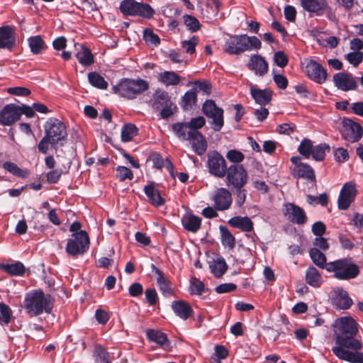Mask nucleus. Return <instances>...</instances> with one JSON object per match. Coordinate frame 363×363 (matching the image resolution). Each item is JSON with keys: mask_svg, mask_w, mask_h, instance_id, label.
Listing matches in <instances>:
<instances>
[{"mask_svg": "<svg viewBox=\"0 0 363 363\" xmlns=\"http://www.w3.org/2000/svg\"><path fill=\"white\" fill-rule=\"evenodd\" d=\"M306 76L318 84L324 83L327 79V71L319 63L314 60L308 61L303 69Z\"/></svg>", "mask_w": 363, "mask_h": 363, "instance_id": "ddd939ff", "label": "nucleus"}, {"mask_svg": "<svg viewBox=\"0 0 363 363\" xmlns=\"http://www.w3.org/2000/svg\"><path fill=\"white\" fill-rule=\"evenodd\" d=\"M283 213L289 221L297 225H303L307 220V216L303 209L293 203H286L284 205Z\"/></svg>", "mask_w": 363, "mask_h": 363, "instance_id": "9b49d317", "label": "nucleus"}, {"mask_svg": "<svg viewBox=\"0 0 363 363\" xmlns=\"http://www.w3.org/2000/svg\"><path fill=\"white\" fill-rule=\"evenodd\" d=\"M206 123V120L203 116H198L196 118H193L190 120L187 125L189 126V130H197L198 129L201 128Z\"/></svg>", "mask_w": 363, "mask_h": 363, "instance_id": "680f3d73", "label": "nucleus"}, {"mask_svg": "<svg viewBox=\"0 0 363 363\" xmlns=\"http://www.w3.org/2000/svg\"><path fill=\"white\" fill-rule=\"evenodd\" d=\"M316 40L319 45L329 49L335 48L340 43L339 38L325 34L319 35L317 37Z\"/></svg>", "mask_w": 363, "mask_h": 363, "instance_id": "473e14b6", "label": "nucleus"}, {"mask_svg": "<svg viewBox=\"0 0 363 363\" xmlns=\"http://www.w3.org/2000/svg\"><path fill=\"white\" fill-rule=\"evenodd\" d=\"M306 281L311 286L319 287L323 282V279L321 274L314 267H310L306 272Z\"/></svg>", "mask_w": 363, "mask_h": 363, "instance_id": "c756f323", "label": "nucleus"}, {"mask_svg": "<svg viewBox=\"0 0 363 363\" xmlns=\"http://www.w3.org/2000/svg\"><path fill=\"white\" fill-rule=\"evenodd\" d=\"M144 191L152 206L158 207L164 203V199L161 196L159 190L152 184L145 186Z\"/></svg>", "mask_w": 363, "mask_h": 363, "instance_id": "a878e982", "label": "nucleus"}, {"mask_svg": "<svg viewBox=\"0 0 363 363\" xmlns=\"http://www.w3.org/2000/svg\"><path fill=\"white\" fill-rule=\"evenodd\" d=\"M153 100L155 104L160 106H167L169 101L168 94L161 89L157 90L153 95Z\"/></svg>", "mask_w": 363, "mask_h": 363, "instance_id": "8fccbe9b", "label": "nucleus"}, {"mask_svg": "<svg viewBox=\"0 0 363 363\" xmlns=\"http://www.w3.org/2000/svg\"><path fill=\"white\" fill-rule=\"evenodd\" d=\"M328 272H333V277L339 280H349L357 277L359 273L358 266L350 259H340L328 262L325 266Z\"/></svg>", "mask_w": 363, "mask_h": 363, "instance_id": "39448f33", "label": "nucleus"}, {"mask_svg": "<svg viewBox=\"0 0 363 363\" xmlns=\"http://www.w3.org/2000/svg\"><path fill=\"white\" fill-rule=\"evenodd\" d=\"M152 272H154L157 275V283L160 291L164 295H169L172 293V289L170 287L169 281L164 278L163 273L157 268L155 265H152Z\"/></svg>", "mask_w": 363, "mask_h": 363, "instance_id": "7c9ffc66", "label": "nucleus"}, {"mask_svg": "<svg viewBox=\"0 0 363 363\" xmlns=\"http://www.w3.org/2000/svg\"><path fill=\"white\" fill-rule=\"evenodd\" d=\"M138 134L137 127L132 124L128 123L123 126L121 129V140L123 142H129Z\"/></svg>", "mask_w": 363, "mask_h": 363, "instance_id": "4c0bfd02", "label": "nucleus"}, {"mask_svg": "<svg viewBox=\"0 0 363 363\" xmlns=\"http://www.w3.org/2000/svg\"><path fill=\"white\" fill-rule=\"evenodd\" d=\"M20 119V108L13 104L6 105L0 111V124L9 126Z\"/></svg>", "mask_w": 363, "mask_h": 363, "instance_id": "dca6fc26", "label": "nucleus"}, {"mask_svg": "<svg viewBox=\"0 0 363 363\" xmlns=\"http://www.w3.org/2000/svg\"><path fill=\"white\" fill-rule=\"evenodd\" d=\"M172 129L177 136L184 140H186L189 131L187 123H177L172 125Z\"/></svg>", "mask_w": 363, "mask_h": 363, "instance_id": "09e8293b", "label": "nucleus"}, {"mask_svg": "<svg viewBox=\"0 0 363 363\" xmlns=\"http://www.w3.org/2000/svg\"><path fill=\"white\" fill-rule=\"evenodd\" d=\"M273 80L277 86L281 89H285L288 86V79L282 74H277L273 71Z\"/></svg>", "mask_w": 363, "mask_h": 363, "instance_id": "e2e57ef3", "label": "nucleus"}, {"mask_svg": "<svg viewBox=\"0 0 363 363\" xmlns=\"http://www.w3.org/2000/svg\"><path fill=\"white\" fill-rule=\"evenodd\" d=\"M138 2L134 0H123L120 4L121 11L125 15L135 16Z\"/></svg>", "mask_w": 363, "mask_h": 363, "instance_id": "37998d69", "label": "nucleus"}, {"mask_svg": "<svg viewBox=\"0 0 363 363\" xmlns=\"http://www.w3.org/2000/svg\"><path fill=\"white\" fill-rule=\"evenodd\" d=\"M208 167L209 172L218 178L224 177L228 169L224 157L216 151L208 153Z\"/></svg>", "mask_w": 363, "mask_h": 363, "instance_id": "9d476101", "label": "nucleus"}, {"mask_svg": "<svg viewBox=\"0 0 363 363\" xmlns=\"http://www.w3.org/2000/svg\"><path fill=\"white\" fill-rule=\"evenodd\" d=\"M0 269L13 276H21L25 272V267L21 262L11 264H0Z\"/></svg>", "mask_w": 363, "mask_h": 363, "instance_id": "c9c22d12", "label": "nucleus"}, {"mask_svg": "<svg viewBox=\"0 0 363 363\" xmlns=\"http://www.w3.org/2000/svg\"><path fill=\"white\" fill-rule=\"evenodd\" d=\"M214 206L218 211H225L230 208L233 199L230 191L223 187L217 189L212 198Z\"/></svg>", "mask_w": 363, "mask_h": 363, "instance_id": "2eb2a0df", "label": "nucleus"}, {"mask_svg": "<svg viewBox=\"0 0 363 363\" xmlns=\"http://www.w3.org/2000/svg\"><path fill=\"white\" fill-rule=\"evenodd\" d=\"M312 142L308 139H303L300 143L298 150L306 158H309L313 150Z\"/></svg>", "mask_w": 363, "mask_h": 363, "instance_id": "864d4df0", "label": "nucleus"}, {"mask_svg": "<svg viewBox=\"0 0 363 363\" xmlns=\"http://www.w3.org/2000/svg\"><path fill=\"white\" fill-rule=\"evenodd\" d=\"M357 193V191L354 182H350L345 184L342 187L338 197V208L341 210L347 209L354 201Z\"/></svg>", "mask_w": 363, "mask_h": 363, "instance_id": "f8f14e48", "label": "nucleus"}, {"mask_svg": "<svg viewBox=\"0 0 363 363\" xmlns=\"http://www.w3.org/2000/svg\"><path fill=\"white\" fill-rule=\"evenodd\" d=\"M116 177L121 182L125 179L131 180L133 178V174L128 167L118 166L116 168Z\"/></svg>", "mask_w": 363, "mask_h": 363, "instance_id": "6e6d98bb", "label": "nucleus"}, {"mask_svg": "<svg viewBox=\"0 0 363 363\" xmlns=\"http://www.w3.org/2000/svg\"><path fill=\"white\" fill-rule=\"evenodd\" d=\"M95 353L98 363H111L108 360V354L103 347H97Z\"/></svg>", "mask_w": 363, "mask_h": 363, "instance_id": "69168bd1", "label": "nucleus"}, {"mask_svg": "<svg viewBox=\"0 0 363 363\" xmlns=\"http://www.w3.org/2000/svg\"><path fill=\"white\" fill-rule=\"evenodd\" d=\"M333 82L335 86L343 91L354 90L357 83L351 74L339 72L333 76Z\"/></svg>", "mask_w": 363, "mask_h": 363, "instance_id": "f3484780", "label": "nucleus"}, {"mask_svg": "<svg viewBox=\"0 0 363 363\" xmlns=\"http://www.w3.org/2000/svg\"><path fill=\"white\" fill-rule=\"evenodd\" d=\"M186 140L189 141L197 155H201L206 151L207 142L203 135L199 131L189 130Z\"/></svg>", "mask_w": 363, "mask_h": 363, "instance_id": "a211bd4d", "label": "nucleus"}, {"mask_svg": "<svg viewBox=\"0 0 363 363\" xmlns=\"http://www.w3.org/2000/svg\"><path fill=\"white\" fill-rule=\"evenodd\" d=\"M309 254L311 259L315 265L321 269H325V266L328 263H326V257L323 253L317 248H312L311 249Z\"/></svg>", "mask_w": 363, "mask_h": 363, "instance_id": "58836bf2", "label": "nucleus"}, {"mask_svg": "<svg viewBox=\"0 0 363 363\" xmlns=\"http://www.w3.org/2000/svg\"><path fill=\"white\" fill-rule=\"evenodd\" d=\"M274 63L279 67L284 68L289 62L287 55L283 51L276 52L273 57Z\"/></svg>", "mask_w": 363, "mask_h": 363, "instance_id": "13d9d810", "label": "nucleus"}, {"mask_svg": "<svg viewBox=\"0 0 363 363\" xmlns=\"http://www.w3.org/2000/svg\"><path fill=\"white\" fill-rule=\"evenodd\" d=\"M203 113L211 119V125L215 131L221 130L224 125L223 109L218 107L213 100H206L202 106Z\"/></svg>", "mask_w": 363, "mask_h": 363, "instance_id": "6e6552de", "label": "nucleus"}, {"mask_svg": "<svg viewBox=\"0 0 363 363\" xmlns=\"http://www.w3.org/2000/svg\"><path fill=\"white\" fill-rule=\"evenodd\" d=\"M182 223L186 230L196 233L201 228V220L196 216L191 213H186L182 217Z\"/></svg>", "mask_w": 363, "mask_h": 363, "instance_id": "393cba45", "label": "nucleus"}, {"mask_svg": "<svg viewBox=\"0 0 363 363\" xmlns=\"http://www.w3.org/2000/svg\"><path fill=\"white\" fill-rule=\"evenodd\" d=\"M136 9L135 16H140L147 18H151L155 13L153 9L147 4L138 2Z\"/></svg>", "mask_w": 363, "mask_h": 363, "instance_id": "49530a36", "label": "nucleus"}, {"mask_svg": "<svg viewBox=\"0 0 363 363\" xmlns=\"http://www.w3.org/2000/svg\"><path fill=\"white\" fill-rule=\"evenodd\" d=\"M11 310L4 303H0V323L8 324L11 320Z\"/></svg>", "mask_w": 363, "mask_h": 363, "instance_id": "5fc2aeb1", "label": "nucleus"}, {"mask_svg": "<svg viewBox=\"0 0 363 363\" xmlns=\"http://www.w3.org/2000/svg\"><path fill=\"white\" fill-rule=\"evenodd\" d=\"M8 93H9L10 94L16 95V96H26L30 94V91L26 87L16 86V87L9 88Z\"/></svg>", "mask_w": 363, "mask_h": 363, "instance_id": "774afa93", "label": "nucleus"}, {"mask_svg": "<svg viewBox=\"0 0 363 363\" xmlns=\"http://www.w3.org/2000/svg\"><path fill=\"white\" fill-rule=\"evenodd\" d=\"M293 174L295 177L307 179L311 181H315V179L313 169L305 163L295 166L293 169Z\"/></svg>", "mask_w": 363, "mask_h": 363, "instance_id": "c85d7f7f", "label": "nucleus"}, {"mask_svg": "<svg viewBox=\"0 0 363 363\" xmlns=\"http://www.w3.org/2000/svg\"><path fill=\"white\" fill-rule=\"evenodd\" d=\"M89 247V238L85 230H80L73 233L72 238L68 240L66 252L71 256H77L86 252Z\"/></svg>", "mask_w": 363, "mask_h": 363, "instance_id": "0eeeda50", "label": "nucleus"}, {"mask_svg": "<svg viewBox=\"0 0 363 363\" xmlns=\"http://www.w3.org/2000/svg\"><path fill=\"white\" fill-rule=\"evenodd\" d=\"M144 39L148 45L157 46L160 43V38L157 35L155 34L151 30H145L144 31Z\"/></svg>", "mask_w": 363, "mask_h": 363, "instance_id": "bf43d9fd", "label": "nucleus"}, {"mask_svg": "<svg viewBox=\"0 0 363 363\" xmlns=\"http://www.w3.org/2000/svg\"><path fill=\"white\" fill-rule=\"evenodd\" d=\"M220 2L218 0H207L200 6L201 13L207 19H211L218 14Z\"/></svg>", "mask_w": 363, "mask_h": 363, "instance_id": "b1692460", "label": "nucleus"}, {"mask_svg": "<svg viewBox=\"0 0 363 363\" xmlns=\"http://www.w3.org/2000/svg\"><path fill=\"white\" fill-rule=\"evenodd\" d=\"M330 151V146L326 143H321L313 147L311 155L316 161H322L325 157V152Z\"/></svg>", "mask_w": 363, "mask_h": 363, "instance_id": "a19ab883", "label": "nucleus"}, {"mask_svg": "<svg viewBox=\"0 0 363 363\" xmlns=\"http://www.w3.org/2000/svg\"><path fill=\"white\" fill-rule=\"evenodd\" d=\"M171 307L176 315L184 320H187L193 313L191 307L184 301H174Z\"/></svg>", "mask_w": 363, "mask_h": 363, "instance_id": "412c9836", "label": "nucleus"}, {"mask_svg": "<svg viewBox=\"0 0 363 363\" xmlns=\"http://www.w3.org/2000/svg\"><path fill=\"white\" fill-rule=\"evenodd\" d=\"M158 81L166 86H177L181 82V77L173 71L160 72L157 77Z\"/></svg>", "mask_w": 363, "mask_h": 363, "instance_id": "cd10ccee", "label": "nucleus"}, {"mask_svg": "<svg viewBox=\"0 0 363 363\" xmlns=\"http://www.w3.org/2000/svg\"><path fill=\"white\" fill-rule=\"evenodd\" d=\"M148 339L160 345H164L167 341V336L164 333L155 330H149L147 331Z\"/></svg>", "mask_w": 363, "mask_h": 363, "instance_id": "a18cd8bd", "label": "nucleus"}, {"mask_svg": "<svg viewBox=\"0 0 363 363\" xmlns=\"http://www.w3.org/2000/svg\"><path fill=\"white\" fill-rule=\"evenodd\" d=\"M226 157L229 161L234 163H240L245 159L244 155L237 150H229L226 154Z\"/></svg>", "mask_w": 363, "mask_h": 363, "instance_id": "052dcab7", "label": "nucleus"}, {"mask_svg": "<svg viewBox=\"0 0 363 363\" xmlns=\"http://www.w3.org/2000/svg\"><path fill=\"white\" fill-rule=\"evenodd\" d=\"M88 80L93 86L97 89H106L108 87V82L103 76L96 72H89L88 74Z\"/></svg>", "mask_w": 363, "mask_h": 363, "instance_id": "e433bc0d", "label": "nucleus"}, {"mask_svg": "<svg viewBox=\"0 0 363 363\" xmlns=\"http://www.w3.org/2000/svg\"><path fill=\"white\" fill-rule=\"evenodd\" d=\"M191 292L194 294H201L204 290L203 284L196 278H193L191 281Z\"/></svg>", "mask_w": 363, "mask_h": 363, "instance_id": "0e129e2a", "label": "nucleus"}, {"mask_svg": "<svg viewBox=\"0 0 363 363\" xmlns=\"http://www.w3.org/2000/svg\"><path fill=\"white\" fill-rule=\"evenodd\" d=\"M336 346L332 348L339 359L351 363H363L362 344L355 338L357 323L352 317H341L333 324Z\"/></svg>", "mask_w": 363, "mask_h": 363, "instance_id": "f257e3e1", "label": "nucleus"}, {"mask_svg": "<svg viewBox=\"0 0 363 363\" xmlns=\"http://www.w3.org/2000/svg\"><path fill=\"white\" fill-rule=\"evenodd\" d=\"M183 18L186 27L190 31L196 32L200 29V23L195 17L190 15H184Z\"/></svg>", "mask_w": 363, "mask_h": 363, "instance_id": "3c124183", "label": "nucleus"}, {"mask_svg": "<svg viewBox=\"0 0 363 363\" xmlns=\"http://www.w3.org/2000/svg\"><path fill=\"white\" fill-rule=\"evenodd\" d=\"M250 92L256 103L261 106L267 104L272 100V91L268 89H259L251 86Z\"/></svg>", "mask_w": 363, "mask_h": 363, "instance_id": "bb28decb", "label": "nucleus"}, {"mask_svg": "<svg viewBox=\"0 0 363 363\" xmlns=\"http://www.w3.org/2000/svg\"><path fill=\"white\" fill-rule=\"evenodd\" d=\"M211 272L217 277H221L227 269V265L223 259H217L210 264Z\"/></svg>", "mask_w": 363, "mask_h": 363, "instance_id": "c03bdc74", "label": "nucleus"}, {"mask_svg": "<svg viewBox=\"0 0 363 363\" xmlns=\"http://www.w3.org/2000/svg\"><path fill=\"white\" fill-rule=\"evenodd\" d=\"M347 60L354 67H357L363 60L362 52H350L346 55Z\"/></svg>", "mask_w": 363, "mask_h": 363, "instance_id": "4d7b16f0", "label": "nucleus"}, {"mask_svg": "<svg viewBox=\"0 0 363 363\" xmlns=\"http://www.w3.org/2000/svg\"><path fill=\"white\" fill-rule=\"evenodd\" d=\"M76 57L82 65H89L94 62V57L90 50L83 45H80V50L77 51Z\"/></svg>", "mask_w": 363, "mask_h": 363, "instance_id": "f704fd0d", "label": "nucleus"}, {"mask_svg": "<svg viewBox=\"0 0 363 363\" xmlns=\"http://www.w3.org/2000/svg\"><path fill=\"white\" fill-rule=\"evenodd\" d=\"M333 304L341 309H347L352 305V301L348 293L342 289L337 288L333 291Z\"/></svg>", "mask_w": 363, "mask_h": 363, "instance_id": "4be33fe9", "label": "nucleus"}, {"mask_svg": "<svg viewBox=\"0 0 363 363\" xmlns=\"http://www.w3.org/2000/svg\"><path fill=\"white\" fill-rule=\"evenodd\" d=\"M196 101V91L194 89L186 91L183 98L182 103L185 108H189L195 104Z\"/></svg>", "mask_w": 363, "mask_h": 363, "instance_id": "603ef678", "label": "nucleus"}, {"mask_svg": "<svg viewBox=\"0 0 363 363\" xmlns=\"http://www.w3.org/2000/svg\"><path fill=\"white\" fill-rule=\"evenodd\" d=\"M149 86V83L143 79L124 78L117 85L113 86L112 89L115 94L122 97L133 99L147 91Z\"/></svg>", "mask_w": 363, "mask_h": 363, "instance_id": "20e7f679", "label": "nucleus"}, {"mask_svg": "<svg viewBox=\"0 0 363 363\" xmlns=\"http://www.w3.org/2000/svg\"><path fill=\"white\" fill-rule=\"evenodd\" d=\"M67 135L65 125L55 118L50 119L45 125V136L50 139V143L55 145Z\"/></svg>", "mask_w": 363, "mask_h": 363, "instance_id": "1a4fd4ad", "label": "nucleus"}, {"mask_svg": "<svg viewBox=\"0 0 363 363\" xmlns=\"http://www.w3.org/2000/svg\"><path fill=\"white\" fill-rule=\"evenodd\" d=\"M301 6L308 12H318L327 7L325 0H301Z\"/></svg>", "mask_w": 363, "mask_h": 363, "instance_id": "2f4dec72", "label": "nucleus"}, {"mask_svg": "<svg viewBox=\"0 0 363 363\" xmlns=\"http://www.w3.org/2000/svg\"><path fill=\"white\" fill-rule=\"evenodd\" d=\"M16 45L14 29L9 26L0 28V49L11 50Z\"/></svg>", "mask_w": 363, "mask_h": 363, "instance_id": "6ab92c4d", "label": "nucleus"}, {"mask_svg": "<svg viewBox=\"0 0 363 363\" xmlns=\"http://www.w3.org/2000/svg\"><path fill=\"white\" fill-rule=\"evenodd\" d=\"M248 68L253 71L256 75L263 76L268 72V64L261 55H253L248 63Z\"/></svg>", "mask_w": 363, "mask_h": 363, "instance_id": "aec40b11", "label": "nucleus"}, {"mask_svg": "<svg viewBox=\"0 0 363 363\" xmlns=\"http://www.w3.org/2000/svg\"><path fill=\"white\" fill-rule=\"evenodd\" d=\"M198 38L193 36L189 40H182L181 42V46L186 53L191 55L195 52V47L198 45Z\"/></svg>", "mask_w": 363, "mask_h": 363, "instance_id": "de8ad7c7", "label": "nucleus"}, {"mask_svg": "<svg viewBox=\"0 0 363 363\" xmlns=\"http://www.w3.org/2000/svg\"><path fill=\"white\" fill-rule=\"evenodd\" d=\"M228 223L233 227L240 229L243 232H251L254 229V223L247 216H235L231 218Z\"/></svg>", "mask_w": 363, "mask_h": 363, "instance_id": "5701e85b", "label": "nucleus"}, {"mask_svg": "<svg viewBox=\"0 0 363 363\" xmlns=\"http://www.w3.org/2000/svg\"><path fill=\"white\" fill-rule=\"evenodd\" d=\"M342 137L350 143L358 141L362 135V126L350 120L346 119L342 122V129L341 130Z\"/></svg>", "mask_w": 363, "mask_h": 363, "instance_id": "4468645a", "label": "nucleus"}, {"mask_svg": "<svg viewBox=\"0 0 363 363\" xmlns=\"http://www.w3.org/2000/svg\"><path fill=\"white\" fill-rule=\"evenodd\" d=\"M3 167L10 173L21 178H26L29 175V172L27 169L19 168L13 162H6L4 163Z\"/></svg>", "mask_w": 363, "mask_h": 363, "instance_id": "ea45409f", "label": "nucleus"}, {"mask_svg": "<svg viewBox=\"0 0 363 363\" xmlns=\"http://www.w3.org/2000/svg\"><path fill=\"white\" fill-rule=\"evenodd\" d=\"M53 301L49 294L41 290H33L26 294L23 308L31 317L37 316L43 312L49 313L52 308Z\"/></svg>", "mask_w": 363, "mask_h": 363, "instance_id": "f03ea898", "label": "nucleus"}, {"mask_svg": "<svg viewBox=\"0 0 363 363\" xmlns=\"http://www.w3.org/2000/svg\"><path fill=\"white\" fill-rule=\"evenodd\" d=\"M30 51L34 55L40 54L46 48L45 43L40 35H35L28 39Z\"/></svg>", "mask_w": 363, "mask_h": 363, "instance_id": "72a5a7b5", "label": "nucleus"}, {"mask_svg": "<svg viewBox=\"0 0 363 363\" xmlns=\"http://www.w3.org/2000/svg\"><path fill=\"white\" fill-rule=\"evenodd\" d=\"M226 185L237 190L242 189L248 181V173L242 164H235L228 167L226 173Z\"/></svg>", "mask_w": 363, "mask_h": 363, "instance_id": "423d86ee", "label": "nucleus"}, {"mask_svg": "<svg viewBox=\"0 0 363 363\" xmlns=\"http://www.w3.org/2000/svg\"><path fill=\"white\" fill-rule=\"evenodd\" d=\"M334 157L337 162H344L348 160L349 155L347 150L339 147L334 151Z\"/></svg>", "mask_w": 363, "mask_h": 363, "instance_id": "338daca9", "label": "nucleus"}, {"mask_svg": "<svg viewBox=\"0 0 363 363\" xmlns=\"http://www.w3.org/2000/svg\"><path fill=\"white\" fill-rule=\"evenodd\" d=\"M262 43L256 36L237 35L230 36L224 45V51L230 55H240L245 51L259 50Z\"/></svg>", "mask_w": 363, "mask_h": 363, "instance_id": "7ed1b4c3", "label": "nucleus"}, {"mask_svg": "<svg viewBox=\"0 0 363 363\" xmlns=\"http://www.w3.org/2000/svg\"><path fill=\"white\" fill-rule=\"evenodd\" d=\"M221 233V242L225 247L233 249L235 246V239L226 227L220 226Z\"/></svg>", "mask_w": 363, "mask_h": 363, "instance_id": "79ce46f5", "label": "nucleus"}]
</instances>
